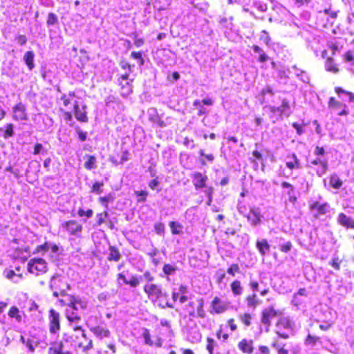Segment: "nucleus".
<instances>
[{
    "instance_id": "nucleus-1",
    "label": "nucleus",
    "mask_w": 354,
    "mask_h": 354,
    "mask_svg": "<svg viewBox=\"0 0 354 354\" xmlns=\"http://www.w3.org/2000/svg\"><path fill=\"white\" fill-rule=\"evenodd\" d=\"M183 315L182 317L189 321L194 319H205L207 312L205 308V300L203 297H189L188 302L183 307Z\"/></svg>"
},
{
    "instance_id": "nucleus-2",
    "label": "nucleus",
    "mask_w": 354,
    "mask_h": 354,
    "mask_svg": "<svg viewBox=\"0 0 354 354\" xmlns=\"http://www.w3.org/2000/svg\"><path fill=\"white\" fill-rule=\"evenodd\" d=\"M143 291L147 295V298L153 301L158 302V305L162 308H173L174 305L167 301H163L168 297L167 292L163 290L161 285L155 283H147L143 286Z\"/></svg>"
},
{
    "instance_id": "nucleus-3",
    "label": "nucleus",
    "mask_w": 354,
    "mask_h": 354,
    "mask_svg": "<svg viewBox=\"0 0 354 354\" xmlns=\"http://www.w3.org/2000/svg\"><path fill=\"white\" fill-rule=\"evenodd\" d=\"M274 333L279 339H288L294 330V326L288 317L281 315L274 325Z\"/></svg>"
},
{
    "instance_id": "nucleus-4",
    "label": "nucleus",
    "mask_w": 354,
    "mask_h": 354,
    "mask_svg": "<svg viewBox=\"0 0 354 354\" xmlns=\"http://www.w3.org/2000/svg\"><path fill=\"white\" fill-rule=\"evenodd\" d=\"M73 113L69 111H64L62 116L66 122H70L73 120V115L75 118L80 122H87L88 121L87 106L85 104L80 105L79 102L74 100Z\"/></svg>"
},
{
    "instance_id": "nucleus-5",
    "label": "nucleus",
    "mask_w": 354,
    "mask_h": 354,
    "mask_svg": "<svg viewBox=\"0 0 354 354\" xmlns=\"http://www.w3.org/2000/svg\"><path fill=\"white\" fill-rule=\"evenodd\" d=\"M282 314L279 309H276L274 306H269L261 310L260 322L268 330L272 325V320L276 317L278 319Z\"/></svg>"
},
{
    "instance_id": "nucleus-6",
    "label": "nucleus",
    "mask_w": 354,
    "mask_h": 354,
    "mask_svg": "<svg viewBox=\"0 0 354 354\" xmlns=\"http://www.w3.org/2000/svg\"><path fill=\"white\" fill-rule=\"evenodd\" d=\"M60 315L54 309H50L48 313V329L51 335L59 332L61 328Z\"/></svg>"
},
{
    "instance_id": "nucleus-7",
    "label": "nucleus",
    "mask_w": 354,
    "mask_h": 354,
    "mask_svg": "<svg viewBox=\"0 0 354 354\" xmlns=\"http://www.w3.org/2000/svg\"><path fill=\"white\" fill-rule=\"evenodd\" d=\"M28 271L35 277L44 274V260L41 258H32L28 263Z\"/></svg>"
},
{
    "instance_id": "nucleus-8",
    "label": "nucleus",
    "mask_w": 354,
    "mask_h": 354,
    "mask_svg": "<svg viewBox=\"0 0 354 354\" xmlns=\"http://www.w3.org/2000/svg\"><path fill=\"white\" fill-rule=\"evenodd\" d=\"M68 287V285L59 277H53L50 283V288L55 297L65 295Z\"/></svg>"
},
{
    "instance_id": "nucleus-9",
    "label": "nucleus",
    "mask_w": 354,
    "mask_h": 354,
    "mask_svg": "<svg viewBox=\"0 0 354 354\" xmlns=\"http://www.w3.org/2000/svg\"><path fill=\"white\" fill-rule=\"evenodd\" d=\"M328 106L330 109L335 111L339 116H346L349 114L348 106L334 97H330L329 98Z\"/></svg>"
},
{
    "instance_id": "nucleus-10",
    "label": "nucleus",
    "mask_w": 354,
    "mask_h": 354,
    "mask_svg": "<svg viewBox=\"0 0 354 354\" xmlns=\"http://www.w3.org/2000/svg\"><path fill=\"white\" fill-rule=\"evenodd\" d=\"M228 309L227 304L218 296H215L210 302V313L212 315H220L226 312Z\"/></svg>"
},
{
    "instance_id": "nucleus-11",
    "label": "nucleus",
    "mask_w": 354,
    "mask_h": 354,
    "mask_svg": "<svg viewBox=\"0 0 354 354\" xmlns=\"http://www.w3.org/2000/svg\"><path fill=\"white\" fill-rule=\"evenodd\" d=\"M333 57L329 56L326 50H324L322 52V57L324 59L325 70L329 73L337 74L340 70L338 64L335 63Z\"/></svg>"
},
{
    "instance_id": "nucleus-12",
    "label": "nucleus",
    "mask_w": 354,
    "mask_h": 354,
    "mask_svg": "<svg viewBox=\"0 0 354 354\" xmlns=\"http://www.w3.org/2000/svg\"><path fill=\"white\" fill-rule=\"evenodd\" d=\"M48 354H71L69 349L64 346L62 340H50Z\"/></svg>"
},
{
    "instance_id": "nucleus-13",
    "label": "nucleus",
    "mask_w": 354,
    "mask_h": 354,
    "mask_svg": "<svg viewBox=\"0 0 354 354\" xmlns=\"http://www.w3.org/2000/svg\"><path fill=\"white\" fill-rule=\"evenodd\" d=\"M80 337L84 339V341H80L77 343L79 348H81L84 352H87L93 348L92 340L86 337V335L83 330H80L78 333H73L70 335L71 339L79 338Z\"/></svg>"
},
{
    "instance_id": "nucleus-14",
    "label": "nucleus",
    "mask_w": 354,
    "mask_h": 354,
    "mask_svg": "<svg viewBox=\"0 0 354 354\" xmlns=\"http://www.w3.org/2000/svg\"><path fill=\"white\" fill-rule=\"evenodd\" d=\"M129 151L127 149H115L114 153L110 156V161L115 165H122L129 160Z\"/></svg>"
},
{
    "instance_id": "nucleus-15",
    "label": "nucleus",
    "mask_w": 354,
    "mask_h": 354,
    "mask_svg": "<svg viewBox=\"0 0 354 354\" xmlns=\"http://www.w3.org/2000/svg\"><path fill=\"white\" fill-rule=\"evenodd\" d=\"M142 336L144 339L145 344L149 346H156L160 348L162 346V339L159 336L152 337L150 331L147 328L142 329Z\"/></svg>"
},
{
    "instance_id": "nucleus-16",
    "label": "nucleus",
    "mask_w": 354,
    "mask_h": 354,
    "mask_svg": "<svg viewBox=\"0 0 354 354\" xmlns=\"http://www.w3.org/2000/svg\"><path fill=\"white\" fill-rule=\"evenodd\" d=\"M245 217L252 226L256 227L261 224L263 216L259 207H252Z\"/></svg>"
},
{
    "instance_id": "nucleus-17",
    "label": "nucleus",
    "mask_w": 354,
    "mask_h": 354,
    "mask_svg": "<svg viewBox=\"0 0 354 354\" xmlns=\"http://www.w3.org/2000/svg\"><path fill=\"white\" fill-rule=\"evenodd\" d=\"M238 349L243 353L252 354L254 351V340L242 338L237 344Z\"/></svg>"
},
{
    "instance_id": "nucleus-18",
    "label": "nucleus",
    "mask_w": 354,
    "mask_h": 354,
    "mask_svg": "<svg viewBox=\"0 0 354 354\" xmlns=\"http://www.w3.org/2000/svg\"><path fill=\"white\" fill-rule=\"evenodd\" d=\"M192 178L195 189L198 190L206 187V183L208 180L207 175L196 171L192 174Z\"/></svg>"
},
{
    "instance_id": "nucleus-19",
    "label": "nucleus",
    "mask_w": 354,
    "mask_h": 354,
    "mask_svg": "<svg viewBox=\"0 0 354 354\" xmlns=\"http://www.w3.org/2000/svg\"><path fill=\"white\" fill-rule=\"evenodd\" d=\"M119 65L124 72L122 73L118 74V81L122 82L127 80H133V78L130 77V73L132 72L131 68L133 65L130 64L129 62L124 59L121 60Z\"/></svg>"
},
{
    "instance_id": "nucleus-20",
    "label": "nucleus",
    "mask_w": 354,
    "mask_h": 354,
    "mask_svg": "<svg viewBox=\"0 0 354 354\" xmlns=\"http://www.w3.org/2000/svg\"><path fill=\"white\" fill-rule=\"evenodd\" d=\"M116 279L120 283V281H122L123 283L128 285L131 288H136L140 285L139 278L136 275H132L128 280L123 272L117 274Z\"/></svg>"
},
{
    "instance_id": "nucleus-21",
    "label": "nucleus",
    "mask_w": 354,
    "mask_h": 354,
    "mask_svg": "<svg viewBox=\"0 0 354 354\" xmlns=\"http://www.w3.org/2000/svg\"><path fill=\"white\" fill-rule=\"evenodd\" d=\"M62 226L71 235L81 232L82 230V225L75 220L66 221L62 224Z\"/></svg>"
},
{
    "instance_id": "nucleus-22",
    "label": "nucleus",
    "mask_w": 354,
    "mask_h": 354,
    "mask_svg": "<svg viewBox=\"0 0 354 354\" xmlns=\"http://www.w3.org/2000/svg\"><path fill=\"white\" fill-rule=\"evenodd\" d=\"M68 305L73 310L77 311L79 310L86 309L87 307V302L74 296H70L69 304Z\"/></svg>"
},
{
    "instance_id": "nucleus-23",
    "label": "nucleus",
    "mask_w": 354,
    "mask_h": 354,
    "mask_svg": "<svg viewBox=\"0 0 354 354\" xmlns=\"http://www.w3.org/2000/svg\"><path fill=\"white\" fill-rule=\"evenodd\" d=\"M134 79L133 80H127L124 81H118V85L120 86V94L127 97L130 95L133 92V82Z\"/></svg>"
},
{
    "instance_id": "nucleus-24",
    "label": "nucleus",
    "mask_w": 354,
    "mask_h": 354,
    "mask_svg": "<svg viewBox=\"0 0 354 354\" xmlns=\"http://www.w3.org/2000/svg\"><path fill=\"white\" fill-rule=\"evenodd\" d=\"M13 118L15 120H24L27 119L25 106L19 102L13 107Z\"/></svg>"
},
{
    "instance_id": "nucleus-25",
    "label": "nucleus",
    "mask_w": 354,
    "mask_h": 354,
    "mask_svg": "<svg viewBox=\"0 0 354 354\" xmlns=\"http://www.w3.org/2000/svg\"><path fill=\"white\" fill-rule=\"evenodd\" d=\"M268 108L272 113L281 116L289 109V103L287 100L283 99L280 106H268Z\"/></svg>"
},
{
    "instance_id": "nucleus-26",
    "label": "nucleus",
    "mask_w": 354,
    "mask_h": 354,
    "mask_svg": "<svg viewBox=\"0 0 354 354\" xmlns=\"http://www.w3.org/2000/svg\"><path fill=\"white\" fill-rule=\"evenodd\" d=\"M230 286L234 297H240L243 294L244 288L240 280H233Z\"/></svg>"
},
{
    "instance_id": "nucleus-27",
    "label": "nucleus",
    "mask_w": 354,
    "mask_h": 354,
    "mask_svg": "<svg viewBox=\"0 0 354 354\" xmlns=\"http://www.w3.org/2000/svg\"><path fill=\"white\" fill-rule=\"evenodd\" d=\"M245 302L248 308L253 309L256 308L260 304V300L256 292L246 295Z\"/></svg>"
},
{
    "instance_id": "nucleus-28",
    "label": "nucleus",
    "mask_w": 354,
    "mask_h": 354,
    "mask_svg": "<svg viewBox=\"0 0 354 354\" xmlns=\"http://www.w3.org/2000/svg\"><path fill=\"white\" fill-rule=\"evenodd\" d=\"M337 221L339 225L348 229H354V221L344 213L342 212L338 214Z\"/></svg>"
},
{
    "instance_id": "nucleus-29",
    "label": "nucleus",
    "mask_w": 354,
    "mask_h": 354,
    "mask_svg": "<svg viewBox=\"0 0 354 354\" xmlns=\"http://www.w3.org/2000/svg\"><path fill=\"white\" fill-rule=\"evenodd\" d=\"M271 346L276 350L277 354H289L286 344L281 342L278 338H273L271 342Z\"/></svg>"
},
{
    "instance_id": "nucleus-30",
    "label": "nucleus",
    "mask_w": 354,
    "mask_h": 354,
    "mask_svg": "<svg viewBox=\"0 0 354 354\" xmlns=\"http://www.w3.org/2000/svg\"><path fill=\"white\" fill-rule=\"evenodd\" d=\"M0 135L4 139L12 138L15 135V127L12 123H8L4 127H0Z\"/></svg>"
},
{
    "instance_id": "nucleus-31",
    "label": "nucleus",
    "mask_w": 354,
    "mask_h": 354,
    "mask_svg": "<svg viewBox=\"0 0 354 354\" xmlns=\"http://www.w3.org/2000/svg\"><path fill=\"white\" fill-rule=\"evenodd\" d=\"M239 320L245 328H250L252 324L253 315L249 312L239 315Z\"/></svg>"
},
{
    "instance_id": "nucleus-32",
    "label": "nucleus",
    "mask_w": 354,
    "mask_h": 354,
    "mask_svg": "<svg viewBox=\"0 0 354 354\" xmlns=\"http://www.w3.org/2000/svg\"><path fill=\"white\" fill-rule=\"evenodd\" d=\"M256 248L262 257H264L270 250V245L268 241L264 239L257 241Z\"/></svg>"
},
{
    "instance_id": "nucleus-33",
    "label": "nucleus",
    "mask_w": 354,
    "mask_h": 354,
    "mask_svg": "<svg viewBox=\"0 0 354 354\" xmlns=\"http://www.w3.org/2000/svg\"><path fill=\"white\" fill-rule=\"evenodd\" d=\"M109 253L107 257V260L109 261H119L121 259L120 250L114 245H110L109 247Z\"/></svg>"
},
{
    "instance_id": "nucleus-34",
    "label": "nucleus",
    "mask_w": 354,
    "mask_h": 354,
    "mask_svg": "<svg viewBox=\"0 0 354 354\" xmlns=\"http://www.w3.org/2000/svg\"><path fill=\"white\" fill-rule=\"evenodd\" d=\"M281 185L283 188L288 189L287 194L288 195V199L292 203L295 204L297 201V196L293 195L295 187L291 183L286 181L282 182Z\"/></svg>"
},
{
    "instance_id": "nucleus-35",
    "label": "nucleus",
    "mask_w": 354,
    "mask_h": 354,
    "mask_svg": "<svg viewBox=\"0 0 354 354\" xmlns=\"http://www.w3.org/2000/svg\"><path fill=\"white\" fill-rule=\"evenodd\" d=\"M91 331L99 338L108 337L110 335V331L101 326L92 327Z\"/></svg>"
},
{
    "instance_id": "nucleus-36",
    "label": "nucleus",
    "mask_w": 354,
    "mask_h": 354,
    "mask_svg": "<svg viewBox=\"0 0 354 354\" xmlns=\"http://www.w3.org/2000/svg\"><path fill=\"white\" fill-rule=\"evenodd\" d=\"M304 343L307 346L313 347L316 346L317 344H321L322 343V341L320 337L309 333L306 337L304 339Z\"/></svg>"
},
{
    "instance_id": "nucleus-37",
    "label": "nucleus",
    "mask_w": 354,
    "mask_h": 354,
    "mask_svg": "<svg viewBox=\"0 0 354 354\" xmlns=\"http://www.w3.org/2000/svg\"><path fill=\"white\" fill-rule=\"evenodd\" d=\"M343 182L339 178L337 174H333L329 177V185L335 189H339L342 186Z\"/></svg>"
},
{
    "instance_id": "nucleus-38",
    "label": "nucleus",
    "mask_w": 354,
    "mask_h": 354,
    "mask_svg": "<svg viewBox=\"0 0 354 354\" xmlns=\"http://www.w3.org/2000/svg\"><path fill=\"white\" fill-rule=\"evenodd\" d=\"M115 198L113 193H109L106 196H100L98 198V202L107 209L109 208V203L113 202L115 201Z\"/></svg>"
},
{
    "instance_id": "nucleus-39",
    "label": "nucleus",
    "mask_w": 354,
    "mask_h": 354,
    "mask_svg": "<svg viewBox=\"0 0 354 354\" xmlns=\"http://www.w3.org/2000/svg\"><path fill=\"white\" fill-rule=\"evenodd\" d=\"M327 203L320 204L317 201L313 202L310 206L311 210H316L319 214H325L327 212Z\"/></svg>"
},
{
    "instance_id": "nucleus-40",
    "label": "nucleus",
    "mask_w": 354,
    "mask_h": 354,
    "mask_svg": "<svg viewBox=\"0 0 354 354\" xmlns=\"http://www.w3.org/2000/svg\"><path fill=\"white\" fill-rule=\"evenodd\" d=\"M178 290L180 292V297L178 299V301L181 304H186L188 302L189 298L187 295V287L185 285L180 284L178 287Z\"/></svg>"
},
{
    "instance_id": "nucleus-41",
    "label": "nucleus",
    "mask_w": 354,
    "mask_h": 354,
    "mask_svg": "<svg viewBox=\"0 0 354 354\" xmlns=\"http://www.w3.org/2000/svg\"><path fill=\"white\" fill-rule=\"evenodd\" d=\"M86 160L84 162V167L87 170H91L97 167V158L95 156H86Z\"/></svg>"
},
{
    "instance_id": "nucleus-42",
    "label": "nucleus",
    "mask_w": 354,
    "mask_h": 354,
    "mask_svg": "<svg viewBox=\"0 0 354 354\" xmlns=\"http://www.w3.org/2000/svg\"><path fill=\"white\" fill-rule=\"evenodd\" d=\"M8 315L10 318H14L17 322H20L22 320V317L20 314L19 308L15 306H11L8 312Z\"/></svg>"
},
{
    "instance_id": "nucleus-43",
    "label": "nucleus",
    "mask_w": 354,
    "mask_h": 354,
    "mask_svg": "<svg viewBox=\"0 0 354 354\" xmlns=\"http://www.w3.org/2000/svg\"><path fill=\"white\" fill-rule=\"evenodd\" d=\"M286 165L289 169L291 170L299 169L301 167L299 160L295 153H293L292 156V160L286 162Z\"/></svg>"
},
{
    "instance_id": "nucleus-44",
    "label": "nucleus",
    "mask_w": 354,
    "mask_h": 354,
    "mask_svg": "<svg viewBox=\"0 0 354 354\" xmlns=\"http://www.w3.org/2000/svg\"><path fill=\"white\" fill-rule=\"evenodd\" d=\"M252 49L255 53H259L258 61L260 63H263L269 59V57L263 51V50L257 45H253Z\"/></svg>"
},
{
    "instance_id": "nucleus-45",
    "label": "nucleus",
    "mask_w": 354,
    "mask_h": 354,
    "mask_svg": "<svg viewBox=\"0 0 354 354\" xmlns=\"http://www.w3.org/2000/svg\"><path fill=\"white\" fill-rule=\"evenodd\" d=\"M169 225L172 234L177 235L182 232L183 226L180 223L173 221L169 222Z\"/></svg>"
},
{
    "instance_id": "nucleus-46",
    "label": "nucleus",
    "mask_w": 354,
    "mask_h": 354,
    "mask_svg": "<svg viewBox=\"0 0 354 354\" xmlns=\"http://www.w3.org/2000/svg\"><path fill=\"white\" fill-rule=\"evenodd\" d=\"M252 154L254 158H250V161L251 163H257V161H263L264 156L262 153V150L256 149L252 152Z\"/></svg>"
},
{
    "instance_id": "nucleus-47",
    "label": "nucleus",
    "mask_w": 354,
    "mask_h": 354,
    "mask_svg": "<svg viewBox=\"0 0 354 354\" xmlns=\"http://www.w3.org/2000/svg\"><path fill=\"white\" fill-rule=\"evenodd\" d=\"M24 59L30 70L34 68V53L32 51H28L25 53Z\"/></svg>"
},
{
    "instance_id": "nucleus-48",
    "label": "nucleus",
    "mask_w": 354,
    "mask_h": 354,
    "mask_svg": "<svg viewBox=\"0 0 354 354\" xmlns=\"http://www.w3.org/2000/svg\"><path fill=\"white\" fill-rule=\"evenodd\" d=\"M134 194L138 197L137 203H143L147 201L149 193L146 190H137L134 192Z\"/></svg>"
},
{
    "instance_id": "nucleus-49",
    "label": "nucleus",
    "mask_w": 354,
    "mask_h": 354,
    "mask_svg": "<svg viewBox=\"0 0 354 354\" xmlns=\"http://www.w3.org/2000/svg\"><path fill=\"white\" fill-rule=\"evenodd\" d=\"M75 95L74 92H70L68 95L64 94L61 96V100L62 101L64 106H68L71 104L72 98L75 97Z\"/></svg>"
},
{
    "instance_id": "nucleus-50",
    "label": "nucleus",
    "mask_w": 354,
    "mask_h": 354,
    "mask_svg": "<svg viewBox=\"0 0 354 354\" xmlns=\"http://www.w3.org/2000/svg\"><path fill=\"white\" fill-rule=\"evenodd\" d=\"M104 186L103 182L96 181L95 182L91 188V192L100 194L102 193V187Z\"/></svg>"
},
{
    "instance_id": "nucleus-51",
    "label": "nucleus",
    "mask_w": 354,
    "mask_h": 354,
    "mask_svg": "<svg viewBox=\"0 0 354 354\" xmlns=\"http://www.w3.org/2000/svg\"><path fill=\"white\" fill-rule=\"evenodd\" d=\"M109 216V213L107 210H104L102 212L97 213L96 214V225L97 226H100L104 223L105 218Z\"/></svg>"
},
{
    "instance_id": "nucleus-52",
    "label": "nucleus",
    "mask_w": 354,
    "mask_h": 354,
    "mask_svg": "<svg viewBox=\"0 0 354 354\" xmlns=\"http://www.w3.org/2000/svg\"><path fill=\"white\" fill-rule=\"evenodd\" d=\"M227 272L232 277H234L236 274L240 272V267L238 263L231 264L227 269Z\"/></svg>"
},
{
    "instance_id": "nucleus-53",
    "label": "nucleus",
    "mask_w": 354,
    "mask_h": 354,
    "mask_svg": "<svg viewBox=\"0 0 354 354\" xmlns=\"http://www.w3.org/2000/svg\"><path fill=\"white\" fill-rule=\"evenodd\" d=\"M177 270V267L169 263L165 264L162 267V271L167 276L174 274Z\"/></svg>"
},
{
    "instance_id": "nucleus-54",
    "label": "nucleus",
    "mask_w": 354,
    "mask_h": 354,
    "mask_svg": "<svg viewBox=\"0 0 354 354\" xmlns=\"http://www.w3.org/2000/svg\"><path fill=\"white\" fill-rule=\"evenodd\" d=\"M215 346H216V342H215L214 339L212 337H207L206 349L208 351L209 354L214 353Z\"/></svg>"
},
{
    "instance_id": "nucleus-55",
    "label": "nucleus",
    "mask_w": 354,
    "mask_h": 354,
    "mask_svg": "<svg viewBox=\"0 0 354 354\" xmlns=\"http://www.w3.org/2000/svg\"><path fill=\"white\" fill-rule=\"evenodd\" d=\"M328 169V162H322V165H319V167L315 170L317 175L319 177L322 176L324 175Z\"/></svg>"
},
{
    "instance_id": "nucleus-56",
    "label": "nucleus",
    "mask_w": 354,
    "mask_h": 354,
    "mask_svg": "<svg viewBox=\"0 0 354 354\" xmlns=\"http://www.w3.org/2000/svg\"><path fill=\"white\" fill-rule=\"evenodd\" d=\"M193 106L198 110V115H203L206 114L207 111L206 109L202 106L201 102L198 100H196L193 102Z\"/></svg>"
},
{
    "instance_id": "nucleus-57",
    "label": "nucleus",
    "mask_w": 354,
    "mask_h": 354,
    "mask_svg": "<svg viewBox=\"0 0 354 354\" xmlns=\"http://www.w3.org/2000/svg\"><path fill=\"white\" fill-rule=\"evenodd\" d=\"M131 57L133 59H137L138 61L139 65L142 66L145 64V60L142 57V53L140 51H133L130 55Z\"/></svg>"
},
{
    "instance_id": "nucleus-58",
    "label": "nucleus",
    "mask_w": 354,
    "mask_h": 354,
    "mask_svg": "<svg viewBox=\"0 0 354 354\" xmlns=\"http://www.w3.org/2000/svg\"><path fill=\"white\" fill-rule=\"evenodd\" d=\"M48 250H50L53 254H59L63 250L62 248L60 249L56 244L48 245V243L46 242V252Z\"/></svg>"
},
{
    "instance_id": "nucleus-59",
    "label": "nucleus",
    "mask_w": 354,
    "mask_h": 354,
    "mask_svg": "<svg viewBox=\"0 0 354 354\" xmlns=\"http://www.w3.org/2000/svg\"><path fill=\"white\" fill-rule=\"evenodd\" d=\"M344 59L345 62L354 63V50H348L344 55Z\"/></svg>"
},
{
    "instance_id": "nucleus-60",
    "label": "nucleus",
    "mask_w": 354,
    "mask_h": 354,
    "mask_svg": "<svg viewBox=\"0 0 354 354\" xmlns=\"http://www.w3.org/2000/svg\"><path fill=\"white\" fill-rule=\"evenodd\" d=\"M165 225L161 222H157L154 224L155 232L158 235H162L165 233Z\"/></svg>"
},
{
    "instance_id": "nucleus-61",
    "label": "nucleus",
    "mask_w": 354,
    "mask_h": 354,
    "mask_svg": "<svg viewBox=\"0 0 354 354\" xmlns=\"http://www.w3.org/2000/svg\"><path fill=\"white\" fill-rule=\"evenodd\" d=\"M77 214L80 217L85 216L87 218H91L93 214V212L91 209H88L86 211H84L83 209L80 208L77 211Z\"/></svg>"
},
{
    "instance_id": "nucleus-62",
    "label": "nucleus",
    "mask_w": 354,
    "mask_h": 354,
    "mask_svg": "<svg viewBox=\"0 0 354 354\" xmlns=\"http://www.w3.org/2000/svg\"><path fill=\"white\" fill-rule=\"evenodd\" d=\"M216 336L217 339H222L223 341H227L229 339V334L226 333H223V330L219 328L216 332Z\"/></svg>"
},
{
    "instance_id": "nucleus-63",
    "label": "nucleus",
    "mask_w": 354,
    "mask_h": 354,
    "mask_svg": "<svg viewBox=\"0 0 354 354\" xmlns=\"http://www.w3.org/2000/svg\"><path fill=\"white\" fill-rule=\"evenodd\" d=\"M227 325L231 331H235L238 329V326L234 318H230L227 320Z\"/></svg>"
},
{
    "instance_id": "nucleus-64",
    "label": "nucleus",
    "mask_w": 354,
    "mask_h": 354,
    "mask_svg": "<svg viewBox=\"0 0 354 354\" xmlns=\"http://www.w3.org/2000/svg\"><path fill=\"white\" fill-rule=\"evenodd\" d=\"M255 354H270V348L266 345H259Z\"/></svg>"
}]
</instances>
